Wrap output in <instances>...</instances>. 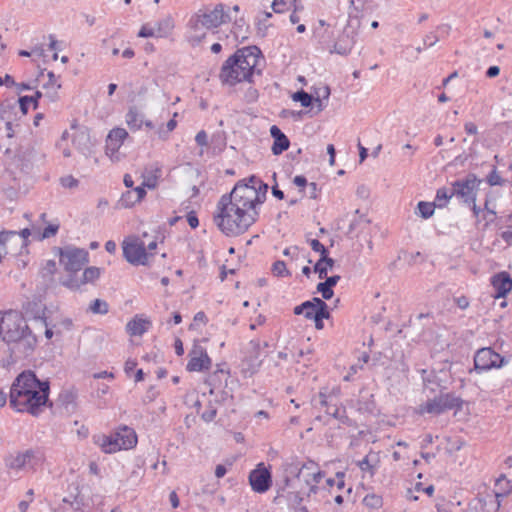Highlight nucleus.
Masks as SVG:
<instances>
[{
    "mask_svg": "<svg viewBox=\"0 0 512 512\" xmlns=\"http://www.w3.org/2000/svg\"><path fill=\"white\" fill-rule=\"evenodd\" d=\"M310 246L313 251L320 253L321 262H325L330 268L334 267V259L329 257L328 249L317 239L310 241Z\"/></svg>",
    "mask_w": 512,
    "mask_h": 512,
    "instance_id": "nucleus-26",
    "label": "nucleus"
},
{
    "mask_svg": "<svg viewBox=\"0 0 512 512\" xmlns=\"http://www.w3.org/2000/svg\"><path fill=\"white\" fill-rule=\"evenodd\" d=\"M454 196V194H452V190L449 191L447 188L443 187V188H440L437 190L436 192V205L440 208L444 207L447 203V201L452 197Z\"/></svg>",
    "mask_w": 512,
    "mask_h": 512,
    "instance_id": "nucleus-36",
    "label": "nucleus"
},
{
    "mask_svg": "<svg viewBox=\"0 0 512 512\" xmlns=\"http://www.w3.org/2000/svg\"><path fill=\"white\" fill-rule=\"evenodd\" d=\"M138 37H142V38L157 37L156 29L154 27H149L147 24H145L139 30Z\"/></svg>",
    "mask_w": 512,
    "mask_h": 512,
    "instance_id": "nucleus-48",
    "label": "nucleus"
},
{
    "mask_svg": "<svg viewBox=\"0 0 512 512\" xmlns=\"http://www.w3.org/2000/svg\"><path fill=\"white\" fill-rule=\"evenodd\" d=\"M59 230V224H49L46 226L39 237L40 240L50 238L52 236H55Z\"/></svg>",
    "mask_w": 512,
    "mask_h": 512,
    "instance_id": "nucleus-45",
    "label": "nucleus"
},
{
    "mask_svg": "<svg viewBox=\"0 0 512 512\" xmlns=\"http://www.w3.org/2000/svg\"><path fill=\"white\" fill-rule=\"evenodd\" d=\"M99 276H100V269L98 267H94V266L88 267L84 270V272L82 274L81 283L85 284V283L93 282L96 279H98Z\"/></svg>",
    "mask_w": 512,
    "mask_h": 512,
    "instance_id": "nucleus-35",
    "label": "nucleus"
},
{
    "mask_svg": "<svg viewBox=\"0 0 512 512\" xmlns=\"http://www.w3.org/2000/svg\"><path fill=\"white\" fill-rule=\"evenodd\" d=\"M481 180L473 173H469L464 179H458L452 183V194L461 198L466 204H474Z\"/></svg>",
    "mask_w": 512,
    "mask_h": 512,
    "instance_id": "nucleus-8",
    "label": "nucleus"
},
{
    "mask_svg": "<svg viewBox=\"0 0 512 512\" xmlns=\"http://www.w3.org/2000/svg\"><path fill=\"white\" fill-rule=\"evenodd\" d=\"M42 97V93L37 91L33 96H21L18 99L20 110L23 114H26L29 109V105L33 104V108L38 107V100Z\"/></svg>",
    "mask_w": 512,
    "mask_h": 512,
    "instance_id": "nucleus-27",
    "label": "nucleus"
},
{
    "mask_svg": "<svg viewBox=\"0 0 512 512\" xmlns=\"http://www.w3.org/2000/svg\"><path fill=\"white\" fill-rule=\"evenodd\" d=\"M126 123L131 130H139L143 125V115L138 111L137 107H130L126 114Z\"/></svg>",
    "mask_w": 512,
    "mask_h": 512,
    "instance_id": "nucleus-25",
    "label": "nucleus"
},
{
    "mask_svg": "<svg viewBox=\"0 0 512 512\" xmlns=\"http://www.w3.org/2000/svg\"><path fill=\"white\" fill-rule=\"evenodd\" d=\"M230 21L231 18L228 12L225 11V5L219 3L212 10L207 8L199 10L190 18L188 26L197 33L200 28L215 29Z\"/></svg>",
    "mask_w": 512,
    "mask_h": 512,
    "instance_id": "nucleus-5",
    "label": "nucleus"
},
{
    "mask_svg": "<svg viewBox=\"0 0 512 512\" xmlns=\"http://www.w3.org/2000/svg\"><path fill=\"white\" fill-rule=\"evenodd\" d=\"M162 171L159 167L146 168L142 174L143 186L148 189H155L157 187L158 179L161 177Z\"/></svg>",
    "mask_w": 512,
    "mask_h": 512,
    "instance_id": "nucleus-23",
    "label": "nucleus"
},
{
    "mask_svg": "<svg viewBox=\"0 0 512 512\" xmlns=\"http://www.w3.org/2000/svg\"><path fill=\"white\" fill-rule=\"evenodd\" d=\"M94 442L104 453H115L121 450L120 443L115 433L110 435H98L94 437Z\"/></svg>",
    "mask_w": 512,
    "mask_h": 512,
    "instance_id": "nucleus-18",
    "label": "nucleus"
},
{
    "mask_svg": "<svg viewBox=\"0 0 512 512\" xmlns=\"http://www.w3.org/2000/svg\"><path fill=\"white\" fill-rule=\"evenodd\" d=\"M500 73V68L496 65H493V66H490L487 70H486V77L488 78H495L499 75Z\"/></svg>",
    "mask_w": 512,
    "mask_h": 512,
    "instance_id": "nucleus-64",
    "label": "nucleus"
},
{
    "mask_svg": "<svg viewBox=\"0 0 512 512\" xmlns=\"http://www.w3.org/2000/svg\"><path fill=\"white\" fill-rule=\"evenodd\" d=\"M217 415V410L213 406H209L201 415V418L206 422H211Z\"/></svg>",
    "mask_w": 512,
    "mask_h": 512,
    "instance_id": "nucleus-49",
    "label": "nucleus"
},
{
    "mask_svg": "<svg viewBox=\"0 0 512 512\" xmlns=\"http://www.w3.org/2000/svg\"><path fill=\"white\" fill-rule=\"evenodd\" d=\"M151 326V321L138 316H135L126 325V331L131 336L143 335Z\"/></svg>",
    "mask_w": 512,
    "mask_h": 512,
    "instance_id": "nucleus-21",
    "label": "nucleus"
},
{
    "mask_svg": "<svg viewBox=\"0 0 512 512\" xmlns=\"http://www.w3.org/2000/svg\"><path fill=\"white\" fill-rule=\"evenodd\" d=\"M63 285L72 290H78L82 285L81 280L78 281L74 275H70L67 281L63 282Z\"/></svg>",
    "mask_w": 512,
    "mask_h": 512,
    "instance_id": "nucleus-50",
    "label": "nucleus"
},
{
    "mask_svg": "<svg viewBox=\"0 0 512 512\" xmlns=\"http://www.w3.org/2000/svg\"><path fill=\"white\" fill-rule=\"evenodd\" d=\"M3 84H6L8 87H12L16 85V82L11 75L6 74L4 77L0 76V86Z\"/></svg>",
    "mask_w": 512,
    "mask_h": 512,
    "instance_id": "nucleus-63",
    "label": "nucleus"
},
{
    "mask_svg": "<svg viewBox=\"0 0 512 512\" xmlns=\"http://www.w3.org/2000/svg\"><path fill=\"white\" fill-rule=\"evenodd\" d=\"M57 271L56 262L54 260H48L42 267L40 275L45 282L52 281L53 275Z\"/></svg>",
    "mask_w": 512,
    "mask_h": 512,
    "instance_id": "nucleus-30",
    "label": "nucleus"
},
{
    "mask_svg": "<svg viewBox=\"0 0 512 512\" xmlns=\"http://www.w3.org/2000/svg\"><path fill=\"white\" fill-rule=\"evenodd\" d=\"M268 185L255 175L238 181L230 193L217 203L213 221L226 236H238L253 225L258 216L256 206L266 199Z\"/></svg>",
    "mask_w": 512,
    "mask_h": 512,
    "instance_id": "nucleus-1",
    "label": "nucleus"
},
{
    "mask_svg": "<svg viewBox=\"0 0 512 512\" xmlns=\"http://www.w3.org/2000/svg\"><path fill=\"white\" fill-rule=\"evenodd\" d=\"M293 183L296 186L301 187V188H304V187L308 186V181H307L306 177L303 176V175L295 176L294 179H293Z\"/></svg>",
    "mask_w": 512,
    "mask_h": 512,
    "instance_id": "nucleus-62",
    "label": "nucleus"
},
{
    "mask_svg": "<svg viewBox=\"0 0 512 512\" xmlns=\"http://www.w3.org/2000/svg\"><path fill=\"white\" fill-rule=\"evenodd\" d=\"M13 107L10 104H1L0 118L4 121L10 120V109Z\"/></svg>",
    "mask_w": 512,
    "mask_h": 512,
    "instance_id": "nucleus-55",
    "label": "nucleus"
},
{
    "mask_svg": "<svg viewBox=\"0 0 512 512\" xmlns=\"http://www.w3.org/2000/svg\"><path fill=\"white\" fill-rule=\"evenodd\" d=\"M127 137L128 133L124 128L112 129L106 138V150L115 153Z\"/></svg>",
    "mask_w": 512,
    "mask_h": 512,
    "instance_id": "nucleus-19",
    "label": "nucleus"
},
{
    "mask_svg": "<svg viewBox=\"0 0 512 512\" xmlns=\"http://www.w3.org/2000/svg\"><path fill=\"white\" fill-rule=\"evenodd\" d=\"M138 202L139 201L136 200L135 192H133V190H128L122 194L118 201V205L121 208H131Z\"/></svg>",
    "mask_w": 512,
    "mask_h": 512,
    "instance_id": "nucleus-31",
    "label": "nucleus"
},
{
    "mask_svg": "<svg viewBox=\"0 0 512 512\" xmlns=\"http://www.w3.org/2000/svg\"><path fill=\"white\" fill-rule=\"evenodd\" d=\"M60 183L64 188H76L79 184V181L74 178L72 175L64 176L60 178Z\"/></svg>",
    "mask_w": 512,
    "mask_h": 512,
    "instance_id": "nucleus-47",
    "label": "nucleus"
},
{
    "mask_svg": "<svg viewBox=\"0 0 512 512\" xmlns=\"http://www.w3.org/2000/svg\"><path fill=\"white\" fill-rule=\"evenodd\" d=\"M90 311L94 314L105 315L109 311V305L106 301L101 299H95L89 307Z\"/></svg>",
    "mask_w": 512,
    "mask_h": 512,
    "instance_id": "nucleus-34",
    "label": "nucleus"
},
{
    "mask_svg": "<svg viewBox=\"0 0 512 512\" xmlns=\"http://www.w3.org/2000/svg\"><path fill=\"white\" fill-rule=\"evenodd\" d=\"M123 257L125 260L135 266L146 265L148 253L144 242L139 238H127L122 243Z\"/></svg>",
    "mask_w": 512,
    "mask_h": 512,
    "instance_id": "nucleus-11",
    "label": "nucleus"
},
{
    "mask_svg": "<svg viewBox=\"0 0 512 512\" xmlns=\"http://www.w3.org/2000/svg\"><path fill=\"white\" fill-rule=\"evenodd\" d=\"M294 1L295 0H274L271 6L275 13H283L290 8Z\"/></svg>",
    "mask_w": 512,
    "mask_h": 512,
    "instance_id": "nucleus-40",
    "label": "nucleus"
},
{
    "mask_svg": "<svg viewBox=\"0 0 512 512\" xmlns=\"http://www.w3.org/2000/svg\"><path fill=\"white\" fill-rule=\"evenodd\" d=\"M438 37L437 35H435L434 33H429L425 36V38L423 39V42H424V45L425 46H428V47H431L433 45H435L437 42H438Z\"/></svg>",
    "mask_w": 512,
    "mask_h": 512,
    "instance_id": "nucleus-58",
    "label": "nucleus"
},
{
    "mask_svg": "<svg viewBox=\"0 0 512 512\" xmlns=\"http://www.w3.org/2000/svg\"><path fill=\"white\" fill-rule=\"evenodd\" d=\"M312 405L315 408H325V413L332 416L334 409H339L338 399L332 393L320 391L318 395L312 398Z\"/></svg>",
    "mask_w": 512,
    "mask_h": 512,
    "instance_id": "nucleus-16",
    "label": "nucleus"
},
{
    "mask_svg": "<svg viewBox=\"0 0 512 512\" xmlns=\"http://www.w3.org/2000/svg\"><path fill=\"white\" fill-rule=\"evenodd\" d=\"M463 400L454 393H440L420 406L421 412L440 415L447 410L462 409Z\"/></svg>",
    "mask_w": 512,
    "mask_h": 512,
    "instance_id": "nucleus-7",
    "label": "nucleus"
},
{
    "mask_svg": "<svg viewBox=\"0 0 512 512\" xmlns=\"http://www.w3.org/2000/svg\"><path fill=\"white\" fill-rule=\"evenodd\" d=\"M339 280H340L339 275H332L329 277H325L324 282H319L317 284L316 289L319 293H321L322 298L324 300H330L333 297V295H334L333 287L337 285Z\"/></svg>",
    "mask_w": 512,
    "mask_h": 512,
    "instance_id": "nucleus-22",
    "label": "nucleus"
},
{
    "mask_svg": "<svg viewBox=\"0 0 512 512\" xmlns=\"http://www.w3.org/2000/svg\"><path fill=\"white\" fill-rule=\"evenodd\" d=\"M485 211L486 215L484 216V218L487 219L485 227H487L489 223L494 222V220L496 219V212L488 207V201L485 202Z\"/></svg>",
    "mask_w": 512,
    "mask_h": 512,
    "instance_id": "nucleus-54",
    "label": "nucleus"
},
{
    "mask_svg": "<svg viewBox=\"0 0 512 512\" xmlns=\"http://www.w3.org/2000/svg\"><path fill=\"white\" fill-rule=\"evenodd\" d=\"M363 504L368 507V508H371V509H378L382 506L383 504V499L380 495H377V494H374V493H371V494H367L364 498H363Z\"/></svg>",
    "mask_w": 512,
    "mask_h": 512,
    "instance_id": "nucleus-33",
    "label": "nucleus"
},
{
    "mask_svg": "<svg viewBox=\"0 0 512 512\" xmlns=\"http://www.w3.org/2000/svg\"><path fill=\"white\" fill-rule=\"evenodd\" d=\"M464 130L469 135H476L478 133V128L473 122H466L464 125Z\"/></svg>",
    "mask_w": 512,
    "mask_h": 512,
    "instance_id": "nucleus-60",
    "label": "nucleus"
},
{
    "mask_svg": "<svg viewBox=\"0 0 512 512\" xmlns=\"http://www.w3.org/2000/svg\"><path fill=\"white\" fill-rule=\"evenodd\" d=\"M272 272L277 277L291 276L290 271L286 268L285 262L281 260H277L273 263Z\"/></svg>",
    "mask_w": 512,
    "mask_h": 512,
    "instance_id": "nucleus-38",
    "label": "nucleus"
},
{
    "mask_svg": "<svg viewBox=\"0 0 512 512\" xmlns=\"http://www.w3.org/2000/svg\"><path fill=\"white\" fill-rule=\"evenodd\" d=\"M122 449H131L137 444V435L134 429L122 426L115 432Z\"/></svg>",
    "mask_w": 512,
    "mask_h": 512,
    "instance_id": "nucleus-20",
    "label": "nucleus"
},
{
    "mask_svg": "<svg viewBox=\"0 0 512 512\" xmlns=\"http://www.w3.org/2000/svg\"><path fill=\"white\" fill-rule=\"evenodd\" d=\"M195 141L199 146H206L208 144V136L204 130L199 131L196 134Z\"/></svg>",
    "mask_w": 512,
    "mask_h": 512,
    "instance_id": "nucleus-56",
    "label": "nucleus"
},
{
    "mask_svg": "<svg viewBox=\"0 0 512 512\" xmlns=\"http://www.w3.org/2000/svg\"><path fill=\"white\" fill-rule=\"evenodd\" d=\"M328 269H331L325 262H321V258L315 263L313 271L318 273L320 279H324L327 276Z\"/></svg>",
    "mask_w": 512,
    "mask_h": 512,
    "instance_id": "nucleus-44",
    "label": "nucleus"
},
{
    "mask_svg": "<svg viewBox=\"0 0 512 512\" xmlns=\"http://www.w3.org/2000/svg\"><path fill=\"white\" fill-rule=\"evenodd\" d=\"M305 303H307V304L310 303V307L305 309V313H304L305 318H306V314L308 312L315 313L318 309H320V305L324 306V304H326V302L319 297H314L311 300L305 301Z\"/></svg>",
    "mask_w": 512,
    "mask_h": 512,
    "instance_id": "nucleus-41",
    "label": "nucleus"
},
{
    "mask_svg": "<svg viewBox=\"0 0 512 512\" xmlns=\"http://www.w3.org/2000/svg\"><path fill=\"white\" fill-rule=\"evenodd\" d=\"M357 465L363 472H369L371 475L375 473L374 466L370 463L369 455L359 461Z\"/></svg>",
    "mask_w": 512,
    "mask_h": 512,
    "instance_id": "nucleus-46",
    "label": "nucleus"
},
{
    "mask_svg": "<svg viewBox=\"0 0 512 512\" xmlns=\"http://www.w3.org/2000/svg\"><path fill=\"white\" fill-rule=\"evenodd\" d=\"M495 298H504L512 290V277L507 272H500L491 279Z\"/></svg>",
    "mask_w": 512,
    "mask_h": 512,
    "instance_id": "nucleus-15",
    "label": "nucleus"
},
{
    "mask_svg": "<svg viewBox=\"0 0 512 512\" xmlns=\"http://www.w3.org/2000/svg\"><path fill=\"white\" fill-rule=\"evenodd\" d=\"M332 417L344 425L353 426V421L348 417L346 409L343 406H340L339 409H334Z\"/></svg>",
    "mask_w": 512,
    "mask_h": 512,
    "instance_id": "nucleus-37",
    "label": "nucleus"
},
{
    "mask_svg": "<svg viewBox=\"0 0 512 512\" xmlns=\"http://www.w3.org/2000/svg\"><path fill=\"white\" fill-rule=\"evenodd\" d=\"M0 340L9 346L15 361L32 355L37 345V337L22 314L13 310L0 311Z\"/></svg>",
    "mask_w": 512,
    "mask_h": 512,
    "instance_id": "nucleus-3",
    "label": "nucleus"
},
{
    "mask_svg": "<svg viewBox=\"0 0 512 512\" xmlns=\"http://www.w3.org/2000/svg\"><path fill=\"white\" fill-rule=\"evenodd\" d=\"M486 180L490 186H502L504 184V180L498 175L495 166L493 167L492 171L488 174Z\"/></svg>",
    "mask_w": 512,
    "mask_h": 512,
    "instance_id": "nucleus-42",
    "label": "nucleus"
},
{
    "mask_svg": "<svg viewBox=\"0 0 512 512\" xmlns=\"http://www.w3.org/2000/svg\"><path fill=\"white\" fill-rule=\"evenodd\" d=\"M190 360L187 363V370L193 371H204L209 370L211 367V359L208 356L206 350L199 345H195L190 351Z\"/></svg>",
    "mask_w": 512,
    "mask_h": 512,
    "instance_id": "nucleus-14",
    "label": "nucleus"
},
{
    "mask_svg": "<svg viewBox=\"0 0 512 512\" xmlns=\"http://www.w3.org/2000/svg\"><path fill=\"white\" fill-rule=\"evenodd\" d=\"M16 232L14 231H2L0 232V249L5 250V244L9 240L10 237L15 236ZM6 253V251H4Z\"/></svg>",
    "mask_w": 512,
    "mask_h": 512,
    "instance_id": "nucleus-53",
    "label": "nucleus"
},
{
    "mask_svg": "<svg viewBox=\"0 0 512 512\" xmlns=\"http://www.w3.org/2000/svg\"><path fill=\"white\" fill-rule=\"evenodd\" d=\"M59 255L60 263L64 266L65 270L76 273L88 262L89 253L85 249L66 246L59 248Z\"/></svg>",
    "mask_w": 512,
    "mask_h": 512,
    "instance_id": "nucleus-10",
    "label": "nucleus"
},
{
    "mask_svg": "<svg viewBox=\"0 0 512 512\" xmlns=\"http://www.w3.org/2000/svg\"><path fill=\"white\" fill-rule=\"evenodd\" d=\"M145 187L146 186H143V184H141L140 186L133 189V192H135L136 195V200H138L139 202L146 196Z\"/></svg>",
    "mask_w": 512,
    "mask_h": 512,
    "instance_id": "nucleus-61",
    "label": "nucleus"
},
{
    "mask_svg": "<svg viewBox=\"0 0 512 512\" xmlns=\"http://www.w3.org/2000/svg\"><path fill=\"white\" fill-rule=\"evenodd\" d=\"M157 395H158L157 391L155 390V388L153 386H151L147 390V392L144 395L142 401H143L144 404L151 403V402H153L155 400Z\"/></svg>",
    "mask_w": 512,
    "mask_h": 512,
    "instance_id": "nucleus-52",
    "label": "nucleus"
},
{
    "mask_svg": "<svg viewBox=\"0 0 512 512\" xmlns=\"http://www.w3.org/2000/svg\"><path fill=\"white\" fill-rule=\"evenodd\" d=\"M376 404L373 399H361L358 401V411L361 413L373 414Z\"/></svg>",
    "mask_w": 512,
    "mask_h": 512,
    "instance_id": "nucleus-39",
    "label": "nucleus"
},
{
    "mask_svg": "<svg viewBox=\"0 0 512 512\" xmlns=\"http://www.w3.org/2000/svg\"><path fill=\"white\" fill-rule=\"evenodd\" d=\"M363 223L368 224L369 220L365 219L363 215H360L359 218L354 219V220L351 221V223L349 224L348 231H347L346 234L347 235H352L353 233H355L361 227V225Z\"/></svg>",
    "mask_w": 512,
    "mask_h": 512,
    "instance_id": "nucleus-43",
    "label": "nucleus"
},
{
    "mask_svg": "<svg viewBox=\"0 0 512 512\" xmlns=\"http://www.w3.org/2000/svg\"><path fill=\"white\" fill-rule=\"evenodd\" d=\"M330 311L327 304L324 306L320 305V309H318L315 313L308 312L306 314V319L313 320L315 323L316 329L320 330L324 327L323 320L330 318Z\"/></svg>",
    "mask_w": 512,
    "mask_h": 512,
    "instance_id": "nucleus-24",
    "label": "nucleus"
},
{
    "mask_svg": "<svg viewBox=\"0 0 512 512\" xmlns=\"http://www.w3.org/2000/svg\"><path fill=\"white\" fill-rule=\"evenodd\" d=\"M187 222L192 229H195L199 226V220L194 211H191L187 214Z\"/></svg>",
    "mask_w": 512,
    "mask_h": 512,
    "instance_id": "nucleus-57",
    "label": "nucleus"
},
{
    "mask_svg": "<svg viewBox=\"0 0 512 512\" xmlns=\"http://www.w3.org/2000/svg\"><path fill=\"white\" fill-rule=\"evenodd\" d=\"M420 373L425 389L430 390L432 393L436 392V390L443 393L444 390L448 389L451 382V373L446 366L438 370L432 369L431 371L422 369Z\"/></svg>",
    "mask_w": 512,
    "mask_h": 512,
    "instance_id": "nucleus-9",
    "label": "nucleus"
},
{
    "mask_svg": "<svg viewBox=\"0 0 512 512\" xmlns=\"http://www.w3.org/2000/svg\"><path fill=\"white\" fill-rule=\"evenodd\" d=\"M173 27V20L170 17H166L158 21L154 28L156 29L157 37L162 38L166 37L172 31Z\"/></svg>",
    "mask_w": 512,
    "mask_h": 512,
    "instance_id": "nucleus-28",
    "label": "nucleus"
},
{
    "mask_svg": "<svg viewBox=\"0 0 512 512\" xmlns=\"http://www.w3.org/2000/svg\"><path fill=\"white\" fill-rule=\"evenodd\" d=\"M270 135L273 138V145L271 147L273 155L278 156L284 151L288 150L290 146V140L278 126H271Z\"/></svg>",
    "mask_w": 512,
    "mask_h": 512,
    "instance_id": "nucleus-17",
    "label": "nucleus"
},
{
    "mask_svg": "<svg viewBox=\"0 0 512 512\" xmlns=\"http://www.w3.org/2000/svg\"><path fill=\"white\" fill-rule=\"evenodd\" d=\"M264 57L257 46H247L236 50L222 64L219 79L224 85L235 86L241 82L253 83L254 74L261 75L260 61Z\"/></svg>",
    "mask_w": 512,
    "mask_h": 512,
    "instance_id": "nucleus-4",
    "label": "nucleus"
},
{
    "mask_svg": "<svg viewBox=\"0 0 512 512\" xmlns=\"http://www.w3.org/2000/svg\"><path fill=\"white\" fill-rule=\"evenodd\" d=\"M301 471H302V467H299L298 464H289L286 468V472L289 473V474H293L295 475L297 478L300 477V474H301Z\"/></svg>",
    "mask_w": 512,
    "mask_h": 512,
    "instance_id": "nucleus-59",
    "label": "nucleus"
},
{
    "mask_svg": "<svg viewBox=\"0 0 512 512\" xmlns=\"http://www.w3.org/2000/svg\"><path fill=\"white\" fill-rule=\"evenodd\" d=\"M293 101L300 102L301 106L310 107L314 101V97L303 89L296 91L292 95Z\"/></svg>",
    "mask_w": 512,
    "mask_h": 512,
    "instance_id": "nucleus-29",
    "label": "nucleus"
},
{
    "mask_svg": "<svg viewBox=\"0 0 512 512\" xmlns=\"http://www.w3.org/2000/svg\"><path fill=\"white\" fill-rule=\"evenodd\" d=\"M436 206V203L420 201L417 208L420 216L424 219H428L434 214Z\"/></svg>",
    "mask_w": 512,
    "mask_h": 512,
    "instance_id": "nucleus-32",
    "label": "nucleus"
},
{
    "mask_svg": "<svg viewBox=\"0 0 512 512\" xmlns=\"http://www.w3.org/2000/svg\"><path fill=\"white\" fill-rule=\"evenodd\" d=\"M49 393V381H41L32 370H24L11 385L10 406L18 412L38 416L44 407L52 406L49 401Z\"/></svg>",
    "mask_w": 512,
    "mask_h": 512,
    "instance_id": "nucleus-2",
    "label": "nucleus"
},
{
    "mask_svg": "<svg viewBox=\"0 0 512 512\" xmlns=\"http://www.w3.org/2000/svg\"><path fill=\"white\" fill-rule=\"evenodd\" d=\"M249 483L254 492L265 493L272 486L271 472L264 466V463H259L254 470L249 474Z\"/></svg>",
    "mask_w": 512,
    "mask_h": 512,
    "instance_id": "nucleus-13",
    "label": "nucleus"
},
{
    "mask_svg": "<svg viewBox=\"0 0 512 512\" xmlns=\"http://www.w3.org/2000/svg\"><path fill=\"white\" fill-rule=\"evenodd\" d=\"M507 360L490 347L477 350L474 356V368L478 372L488 371L492 368H501Z\"/></svg>",
    "mask_w": 512,
    "mask_h": 512,
    "instance_id": "nucleus-12",
    "label": "nucleus"
},
{
    "mask_svg": "<svg viewBox=\"0 0 512 512\" xmlns=\"http://www.w3.org/2000/svg\"><path fill=\"white\" fill-rule=\"evenodd\" d=\"M485 506L486 502L481 498H477L475 501L469 504L468 510L466 512H477L478 508L484 509Z\"/></svg>",
    "mask_w": 512,
    "mask_h": 512,
    "instance_id": "nucleus-51",
    "label": "nucleus"
},
{
    "mask_svg": "<svg viewBox=\"0 0 512 512\" xmlns=\"http://www.w3.org/2000/svg\"><path fill=\"white\" fill-rule=\"evenodd\" d=\"M43 460V454L39 449H26L7 454L4 457V465L7 470L15 473L34 472Z\"/></svg>",
    "mask_w": 512,
    "mask_h": 512,
    "instance_id": "nucleus-6",
    "label": "nucleus"
}]
</instances>
